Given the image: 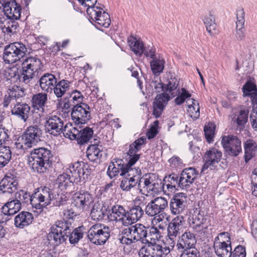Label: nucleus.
I'll use <instances>...</instances> for the list:
<instances>
[{"label":"nucleus","instance_id":"nucleus-1","mask_svg":"<svg viewBox=\"0 0 257 257\" xmlns=\"http://www.w3.org/2000/svg\"><path fill=\"white\" fill-rule=\"evenodd\" d=\"M146 139L141 137L134 141L129 146V150L127 152L128 156V162L126 163V170L124 171V175L129 178H132L139 182L141 180L142 174L141 169L138 167H133L137 161L140 158V154L138 152L141 150L142 147L146 143Z\"/></svg>","mask_w":257,"mask_h":257},{"label":"nucleus","instance_id":"nucleus-2","mask_svg":"<svg viewBox=\"0 0 257 257\" xmlns=\"http://www.w3.org/2000/svg\"><path fill=\"white\" fill-rule=\"evenodd\" d=\"M52 157L51 150L48 148L41 147L35 149L30 153L28 164L34 172L44 173L47 171Z\"/></svg>","mask_w":257,"mask_h":257},{"label":"nucleus","instance_id":"nucleus-3","mask_svg":"<svg viewBox=\"0 0 257 257\" xmlns=\"http://www.w3.org/2000/svg\"><path fill=\"white\" fill-rule=\"evenodd\" d=\"M43 134L41 124H35L28 126L22 136L21 142L16 144L17 149L25 151L37 145L41 141Z\"/></svg>","mask_w":257,"mask_h":257},{"label":"nucleus","instance_id":"nucleus-4","mask_svg":"<svg viewBox=\"0 0 257 257\" xmlns=\"http://www.w3.org/2000/svg\"><path fill=\"white\" fill-rule=\"evenodd\" d=\"M55 193L52 192L50 189L45 187L41 190V194L38 197L40 199L41 209L46 207L47 205L52 204L55 206L60 207L65 205L68 200L67 191H61Z\"/></svg>","mask_w":257,"mask_h":257},{"label":"nucleus","instance_id":"nucleus-5","mask_svg":"<svg viewBox=\"0 0 257 257\" xmlns=\"http://www.w3.org/2000/svg\"><path fill=\"white\" fill-rule=\"evenodd\" d=\"M70 222L68 220H58L55 222L51 228L48 235V240L54 245H58L67 239V233H69L71 228Z\"/></svg>","mask_w":257,"mask_h":257},{"label":"nucleus","instance_id":"nucleus-6","mask_svg":"<svg viewBox=\"0 0 257 257\" xmlns=\"http://www.w3.org/2000/svg\"><path fill=\"white\" fill-rule=\"evenodd\" d=\"M27 52L25 45L21 42H14L5 47L3 59L6 64H13L23 58Z\"/></svg>","mask_w":257,"mask_h":257},{"label":"nucleus","instance_id":"nucleus-7","mask_svg":"<svg viewBox=\"0 0 257 257\" xmlns=\"http://www.w3.org/2000/svg\"><path fill=\"white\" fill-rule=\"evenodd\" d=\"M43 66L41 60L37 57H30L26 58L22 64L21 81L26 84L28 83L36 73L38 75L39 71Z\"/></svg>","mask_w":257,"mask_h":257},{"label":"nucleus","instance_id":"nucleus-8","mask_svg":"<svg viewBox=\"0 0 257 257\" xmlns=\"http://www.w3.org/2000/svg\"><path fill=\"white\" fill-rule=\"evenodd\" d=\"M138 188L142 194L157 193L162 188L161 180L155 174H146L141 178Z\"/></svg>","mask_w":257,"mask_h":257},{"label":"nucleus","instance_id":"nucleus-9","mask_svg":"<svg viewBox=\"0 0 257 257\" xmlns=\"http://www.w3.org/2000/svg\"><path fill=\"white\" fill-rule=\"evenodd\" d=\"M67 172V174L70 173L73 182L77 184L88 179L92 172V168L87 164L77 161L71 164Z\"/></svg>","mask_w":257,"mask_h":257},{"label":"nucleus","instance_id":"nucleus-10","mask_svg":"<svg viewBox=\"0 0 257 257\" xmlns=\"http://www.w3.org/2000/svg\"><path fill=\"white\" fill-rule=\"evenodd\" d=\"M87 236L92 243L97 245L103 244L110 237V229L104 224L97 223L88 230Z\"/></svg>","mask_w":257,"mask_h":257},{"label":"nucleus","instance_id":"nucleus-11","mask_svg":"<svg viewBox=\"0 0 257 257\" xmlns=\"http://www.w3.org/2000/svg\"><path fill=\"white\" fill-rule=\"evenodd\" d=\"M71 115L72 119L75 123H86L91 118L90 108L85 103L77 104L72 108Z\"/></svg>","mask_w":257,"mask_h":257},{"label":"nucleus","instance_id":"nucleus-12","mask_svg":"<svg viewBox=\"0 0 257 257\" xmlns=\"http://www.w3.org/2000/svg\"><path fill=\"white\" fill-rule=\"evenodd\" d=\"M221 144L225 152L230 156L236 157L242 151L241 141L236 136L223 137Z\"/></svg>","mask_w":257,"mask_h":257},{"label":"nucleus","instance_id":"nucleus-13","mask_svg":"<svg viewBox=\"0 0 257 257\" xmlns=\"http://www.w3.org/2000/svg\"><path fill=\"white\" fill-rule=\"evenodd\" d=\"M41 191L31 196V194L25 190H20L15 193L14 198L17 200L22 206L30 202L33 207L41 209L40 199L38 197L40 196Z\"/></svg>","mask_w":257,"mask_h":257},{"label":"nucleus","instance_id":"nucleus-14","mask_svg":"<svg viewBox=\"0 0 257 257\" xmlns=\"http://www.w3.org/2000/svg\"><path fill=\"white\" fill-rule=\"evenodd\" d=\"M86 12L97 26L107 28L110 25V19L109 15L100 7L87 8Z\"/></svg>","mask_w":257,"mask_h":257},{"label":"nucleus","instance_id":"nucleus-15","mask_svg":"<svg viewBox=\"0 0 257 257\" xmlns=\"http://www.w3.org/2000/svg\"><path fill=\"white\" fill-rule=\"evenodd\" d=\"M64 126L62 118L55 115L47 117L45 130L49 134L57 137L63 133Z\"/></svg>","mask_w":257,"mask_h":257},{"label":"nucleus","instance_id":"nucleus-16","mask_svg":"<svg viewBox=\"0 0 257 257\" xmlns=\"http://www.w3.org/2000/svg\"><path fill=\"white\" fill-rule=\"evenodd\" d=\"M93 202V197L91 194L87 191L81 190L74 194L72 204L80 211H83L88 208Z\"/></svg>","mask_w":257,"mask_h":257},{"label":"nucleus","instance_id":"nucleus-17","mask_svg":"<svg viewBox=\"0 0 257 257\" xmlns=\"http://www.w3.org/2000/svg\"><path fill=\"white\" fill-rule=\"evenodd\" d=\"M198 174V172L194 168L184 169L179 179V187L183 189H188L193 185Z\"/></svg>","mask_w":257,"mask_h":257},{"label":"nucleus","instance_id":"nucleus-18","mask_svg":"<svg viewBox=\"0 0 257 257\" xmlns=\"http://www.w3.org/2000/svg\"><path fill=\"white\" fill-rule=\"evenodd\" d=\"M206 222V218L198 215L192 218V221L190 223V227L200 237H207L209 234L208 231L209 223Z\"/></svg>","mask_w":257,"mask_h":257},{"label":"nucleus","instance_id":"nucleus-19","mask_svg":"<svg viewBox=\"0 0 257 257\" xmlns=\"http://www.w3.org/2000/svg\"><path fill=\"white\" fill-rule=\"evenodd\" d=\"M188 197L186 194L178 193L171 199L170 208L173 214H179L183 212L187 206Z\"/></svg>","mask_w":257,"mask_h":257},{"label":"nucleus","instance_id":"nucleus-20","mask_svg":"<svg viewBox=\"0 0 257 257\" xmlns=\"http://www.w3.org/2000/svg\"><path fill=\"white\" fill-rule=\"evenodd\" d=\"M221 158L222 153L215 148L207 151L203 157L204 164L202 167V171H204L208 168L210 170L214 169Z\"/></svg>","mask_w":257,"mask_h":257},{"label":"nucleus","instance_id":"nucleus-21","mask_svg":"<svg viewBox=\"0 0 257 257\" xmlns=\"http://www.w3.org/2000/svg\"><path fill=\"white\" fill-rule=\"evenodd\" d=\"M168 206V201L164 197H157L152 200L146 205L145 213L149 216L153 217L164 210Z\"/></svg>","mask_w":257,"mask_h":257},{"label":"nucleus","instance_id":"nucleus-22","mask_svg":"<svg viewBox=\"0 0 257 257\" xmlns=\"http://www.w3.org/2000/svg\"><path fill=\"white\" fill-rule=\"evenodd\" d=\"M196 239L194 233L187 230L179 237L176 247L178 251L196 248Z\"/></svg>","mask_w":257,"mask_h":257},{"label":"nucleus","instance_id":"nucleus-23","mask_svg":"<svg viewBox=\"0 0 257 257\" xmlns=\"http://www.w3.org/2000/svg\"><path fill=\"white\" fill-rule=\"evenodd\" d=\"M184 223V217L182 215L177 216L173 219L167 227V237L176 238L183 231Z\"/></svg>","mask_w":257,"mask_h":257},{"label":"nucleus","instance_id":"nucleus-24","mask_svg":"<svg viewBox=\"0 0 257 257\" xmlns=\"http://www.w3.org/2000/svg\"><path fill=\"white\" fill-rule=\"evenodd\" d=\"M12 114L15 116L19 119L23 120L24 122L27 121L29 119L31 107L30 106L23 102H17L14 106H11Z\"/></svg>","mask_w":257,"mask_h":257},{"label":"nucleus","instance_id":"nucleus-25","mask_svg":"<svg viewBox=\"0 0 257 257\" xmlns=\"http://www.w3.org/2000/svg\"><path fill=\"white\" fill-rule=\"evenodd\" d=\"M168 93L158 94L153 102V115L158 118L161 116L168 101L172 98Z\"/></svg>","mask_w":257,"mask_h":257},{"label":"nucleus","instance_id":"nucleus-26","mask_svg":"<svg viewBox=\"0 0 257 257\" xmlns=\"http://www.w3.org/2000/svg\"><path fill=\"white\" fill-rule=\"evenodd\" d=\"M126 163H125L122 159H114L109 165L107 174L110 178H112L120 174V176L124 175V171L126 170Z\"/></svg>","mask_w":257,"mask_h":257},{"label":"nucleus","instance_id":"nucleus-27","mask_svg":"<svg viewBox=\"0 0 257 257\" xmlns=\"http://www.w3.org/2000/svg\"><path fill=\"white\" fill-rule=\"evenodd\" d=\"M21 10V6L15 0L8 1L3 8L6 16L13 20H18L20 18Z\"/></svg>","mask_w":257,"mask_h":257},{"label":"nucleus","instance_id":"nucleus-28","mask_svg":"<svg viewBox=\"0 0 257 257\" xmlns=\"http://www.w3.org/2000/svg\"><path fill=\"white\" fill-rule=\"evenodd\" d=\"M57 78L51 73H46L39 79V83L41 90L44 92L52 93L56 85Z\"/></svg>","mask_w":257,"mask_h":257},{"label":"nucleus","instance_id":"nucleus-29","mask_svg":"<svg viewBox=\"0 0 257 257\" xmlns=\"http://www.w3.org/2000/svg\"><path fill=\"white\" fill-rule=\"evenodd\" d=\"M126 214L127 211L122 206L115 205L111 207L107 216L110 221L120 222L123 225L125 226L124 221H126Z\"/></svg>","mask_w":257,"mask_h":257},{"label":"nucleus","instance_id":"nucleus-30","mask_svg":"<svg viewBox=\"0 0 257 257\" xmlns=\"http://www.w3.org/2000/svg\"><path fill=\"white\" fill-rule=\"evenodd\" d=\"M18 186V183L17 180L11 176L6 175L0 182V191L3 194H12L17 190Z\"/></svg>","mask_w":257,"mask_h":257},{"label":"nucleus","instance_id":"nucleus-31","mask_svg":"<svg viewBox=\"0 0 257 257\" xmlns=\"http://www.w3.org/2000/svg\"><path fill=\"white\" fill-rule=\"evenodd\" d=\"M34 220L33 215L28 211L19 213L15 218V225L17 227L24 228L31 224Z\"/></svg>","mask_w":257,"mask_h":257},{"label":"nucleus","instance_id":"nucleus-32","mask_svg":"<svg viewBox=\"0 0 257 257\" xmlns=\"http://www.w3.org/2000/svg\"><path fill=\"white\" fill-rule=\"evenodd\" d=\"M47 97L46 92H41L34 95L32 99L34 107L43 113H46Z\"/></svg>","mask_w":257,"mask_h":257},{"label":"nucleus","instance_id":"nucleus-33","mask_svg":"<svg viewBox=\"0 0 257 257\" xmlns=\"http://www.w3.org/2000/svg\"><path fill=\"white\" fill-rule=\"evenodd\" d=\"M248 113L247 109L237 110L232 114V121L235 123L240 129H243L248 121Z\"/></svg>","mask_w":257,"mask_h":257},{"label":"nucleus","instance_id":"nucleus-34","mask_svg":"<svg viewBox=\"0 0 257 257\" xmlns=\"http://www.w3.org/2000/svg\"><path fill=\"white\" fill-rule=\"evenodd\" d=\"M144 214V210L140 206H136L131 208L127 211L126 221H124L125 226L131 225L137 222L143 216Z\"/></svg>","mask_w":257,"mask_h":257},{"label":"nucleus","instance_id":"nucleus-35","mask_svg":"<svg viewBox=\"0 0 257 257\" xmlns=\"http://www.w3.org/2000/svg\"><path fill=\"white\" fill-rule=\"evenodd\" d=\"M107 207L102 201L94 203L90 212L92 219L94 220H101L107 211Z\"/></svg>","mask_w":257,"mask_h":257},{"label":"nucleus","instance_id":"nucleus-36","mask_svg":"<svg viewBox=\"0 0 257 257\" xmlns=\"http://www.w3.org/2000/svg\"><path fill=\"white\" fill-rule=\"evenodd\" d=\"M135 233L134 237L136 241H141L142 243H145L149 241V239H147L148 230V228L143 224L140 223L132 225Z\"/></svg>","mask_w":257,"mask_h":257},{"label":"nucleus","instance_id":"nucleus-37","mask_svg":"<svg viewBox=\"0 0 257 257\" xmlns=\"http://www.w3.org/2000/svg\"><path fill=\"white\" fill-rule=\"evenodd\" d=\"M179 80L175 77L171 76L165 84V92L168 93L171 97H174L179 93L178 86Z\"/></svg>","mask_w":257,"mask_h":257},{"label":"nucleus","instance_id":"nucleus-38","mask_svg":"<svg viewBox=\"0 0 257 257\" xmlns=\"http://www.w3.org/2000/svg\"><path fill=\"white\" fill-rule=\"evenodd\" d=\"M74 183L70 177V175L63 173L59 175L55 181V184L61 191H66L68 188Z\"/></svg>","mask_w":257,"mask_h":257},{"label":"nucleus","instance_id":"nucleus-39","mask_svg":"<svg viewBox=\"0 0 257 257\" xmlns=\"http://www.w3.org/2000/svg\"><path fill=\"white\" fill-rule=\"evenodd\" d=\"M71 82L67 80L62 79L59 81L57 80L53 91L57 98H61L69 90Z\"/></svg>","mask_w":257,"mask_h":257},{"label":"nucleus","instance_id":"nucleus-40","mask_svg":"<svg viewBox=\"0 0 257 257\" xmlns=\"http://www.w3.org/2000/svg\"><path fill=\"white\" fill-rule=\"evenodd\" d=\"M213 247L215 253L218 257H231L232 248L231 244H223L214 242Z\"/></svg>","mask_w":257,"mask_h":257},{"label":"nucleus","instance_id":"nucleus-41","mask_svg":"<svg viewBox=\"0 0 257 257\" xmlns=\"http://www.w3.org/2000/svg\"><path fill=\"white\" fill-rule=\"evenodd\" d=\"M21 207L20 204L13 198L4 205L2 208V212L5 215H13L17 213Z\"/></svg>","mask_w":257,"mask_h":257},{"label":"nucleus","instance_id":"nucleus-42","mask_svg":"<svg viewBox=\"0 0 257 257\" xmlns=\"http://www.w3.org/2000/svg\"><path fill=\"white\" fill-rule=\"evenodd\" d=\"M244 160L247 163L254 156L257 145L253 140H248L244 144Z\"/></svg>","mask_w":257,"mask_h":257},{"label":"nucleus","instance_id":"nucleus-43","mask_svg":"<svg viewBox=\"0 0 257 257\" xmlns=\"http://www.w3.org/2000/svg\"><path fill=\"white\" fill-rule=\"evenodd\" d=\"M77 124L67 123L65 125L63 131V136L71 140H77V136L79 135V126H76Z\"/></svg>","mask_w":257,"mask_h":257},{"label":"nucleus","instance_id":"nucleus-44","mask_svg":"<svg viewBox=\"0 0 257 257\" xmlns=\"http://www.w3.org/2000/svg\"><path fill=\"white\" fill-rule=\"evenodd\" d=\"M12 159V151L8 146L0 145V169L4 168Z\"/></svg>","mask_w":257,"mask_h":257},{"label":"nucleus","instance_id":"nucleus-45","mask_svg":"<svg viewBox=\"0 0 257 257\" xmlns=\"http://www.w3.org/2000/svg\"><path fill=\"white\" fill-rule=\"evenodd\" d=\"M250 98L253 107L250 114V123L252 128L257 131V92L250 94Z\"/></svg>","mask_w":257,"mask_h":257},{"label":"nucleus","instance_id":"nucleus-46","mask_svg":"<svg viewBox=\"0 0 257 257\" xmlns=\"http://www.w3.org/2000/svg\"><path fill=\"white\" fill-rule=\"evenodd\" d=\"M79 135L77 136V141L78 144L83 145L87 143L92 138L93 131L92 128L86 127L83 128L79 126Z\"/></svg>","mask_w":257,"mask_h":257},{"label":"nucleus","instance_id":"nucleus-47","mask_svg":"<svg viewBox=\"0 0 257 257\" xmlns=\"http://www.w3.org/2000/svg\"><path fill=\"white\" fill-rule=\"evenodd\" d=\"M139 250V257H157L154 242L149 241Z\"/></svg>","mask_w":257,"mask_h":257},{"label":"nucleus","instance_id":"nucleus-48","mask_svg":"<svg viewBox=\"0 0 257 257\" xmlns=\"http://www.w3.org/2000/svg\"><path fill=\"white\" fill-rule=\"evenodd\" d=\"M121 235L122 236L119 240L122 244L129 245L137 241L134 237L135 233L132 226L124 229L122 231Z\"/></svg>","mask_w":257,"mask_h":257},{"label":"nucleus","instance_id":"nucleus-49","mask_svg":"<svg viewBox=\"0 0 257 257\" xmlns=\"http://www.w3.org/2000/svg\"><path fill=\"white\" fill-rule=\"evenodd\" d=\"M16 20L9 18L6 20L4 26L2 27L3 32L10 36L16 33V30L19 26L18 23Z\"/></svg>","mask_w":257,"mask_h":257},{"label":"nucleus","instance_id":"nucleus-50","mask_svg":"<svg viewBox=\"0 0 257 257\" xmlns=\"http://www.w3.org/2000/svg\"><path fill=\"white\" fill-rule=\"evenodd\" d=\"M186 103L190 116L194 119L198 118L200 115V107L198 101L194 99H188Z\"/></svg>","mask_w":257,"mask_h":257},{"label":"nucleus","instance_id":"nucleus-51","mask_svg":"<svg viewBox=\"0 0 257 257\" xmlns=\"http://www.w3.org/2000/svg\"><path fill=\"white\" fill-rule=\"evenodd\" d=\"M128 42L131 49L134 53L139 56H141L145 51L143 42L137 40L136 38H133L132 39L128 40Z\"/></svg>","mask_w":257,"mask_h":257},{"label":"nucleus","instance_id":"nucleus-52","mask_svg":"<svg viewBox=\"0 0 257 257\" xmlns=\"http://www.w3.org/2000/svg\"><path fill=\"white\" fill-rule=\"evenodd\" d=\"M69 226L71 229L70 233L66 234L67 238L69 237V241L71 244H75L83 237V233L80 227L73 229V227L72 226L70 222V226L69 225Z\"/></svg>","mask_w":257,"mask_h":257},{"label":"nucleus","instance_id":"nucleus-53","mask_svg":"<svg viewBox=\"0 0 257 257\" xmlns=\"http://www.w3.org/2000/svg\"><path fill=\"white\" fill-rule=\"evenodd\" d=\"M203 21L207 32L210 35L213 34V31H215L216 27L214 16L209 12L204 16Z\"/></svg>","mask_w":257,"mask_h":257},{"label":"nucleus","instance_id":"nucleus-54","mask_svg":"<svg viewBox=\"0 0 257 257\" xmlns=\"http://www.w3.org/2000/svg\"><path fill=\"white\" fill-rule=\"evenodd\" d=\"M216 125L213 123H208L204 127V135L207 142L209 143L214 141Z\"/></svg>","mask_w":257,"mask_h":257},{"label":"nucleus","instance_id":"nucleus-55","mask_svg":"<svg viewBox=\"0 0 257 257\" xmlns=\"http://www.w3.org/2000/svg\"><path fill=\"white\" fill-rule=\"evenodd\" d=\"M165 61L163 59L155 58L150 63L152 71L155 75H159L163 72Z\"/></svg>","mask_w":257,"mask_h":257},{"label":"nucleus","instance_id":"nucleus-56","mask_svg":"<svg viewBox=\"0 0 257 257\" xmlns=\"http://www.w3.org/2000/svg\"><path fill=\"white\" fill-rule=\"evenodd\" d=\"M139 182L132 178L125 176L121 181L120 187L124 191H129L131 188L138 185Z\"/></svg>","mask_w":257,"mask_h":257},{"label":"nucleus","instance_id":"nucleus-57","mask_svg":"<svg viewBox=\"0 0 257 257\" xmlns=\"http://www.w3.org/2000/svg\"><path fill=\"white\" fill-rule=\"evenodd\" d=\"M177 97L175 99V102L177 105L183 104L185 100L186 101L191 96V94L186 88L183 87L179 90V93L177 94Z\"/></svg>","mask_w":257,"mask_h":257},{"label":"nucleus","instance_id":"nucleus-58","mask_svg":"<svg viewBox=\"0 0 257 257\" xmlns=\"http://www.w3.org/2000/svg\"><path fill=\"white\" fill-rule=\"evenodd\" d=\"M8 92L16 101L18 99L23 97L25 95V89L16 85L9 89Z\"/></svg>","mask_w":257,"mask_h":257},{"label":"nucleus","instance_id":"nucleus-59","mask_svg":"<svg viewBox=\"0 0 257 257\" xmlns=\"http://www.w3.org/2000/svg\"><path fill=\"white\" fill-rule=\"evenodd\" d=\"M149 229L147 235V237L150 239L149 241L156 242V240H158L162 237L161 232L156 227L152 226Z\"/></svg>","mask_w":257,"mask_h":257},{"label":"nucleus","instance_id":"nucleus-60","mask_svg":"<svg viewBox=\"0 0 257 257\" xmlns=\"http://www.w3.org/2000/svg\"><path fill=\"white\" fill-rule=\"evenodd\" d=\"M214 242L223 244H231L230 234L228 232H222L214 238Z\"/></svg>","mask_w":257,"mask_h":257},{"label":"nucleus","instance_id":"nucleus-61","mask_svg":"<svg viewBox=\"0 0 257 257\" xmlns=\"http://www.w3.org/2000/svg\"><path fill=\"white\" fill-rule=\"evenodd\" d=\"M242 92L243 93V96H249L250 97V94L253 92H256V86L253 83L247 81L243 86Z\"/></svg>","mask_w":257,"mask_h":257},{"label":"nucleus","instance_id":"nucleus-62","mask_svg":"<svg viewBox=\"0 0 257 257\" xmlns=\"http://www.w3.org/2000/svg\"><path fill=\"white\" fill-rule=\"evenodd\" d=\"M154 245L157 257H162L163 254L167 255L171 250L168 246L163 247L156 242H154Z\"/></svg>","mask_w":257,"mask_h":257},{"label":"nucleus","instance_id":"nucleus-63","mask_svg":"<svg viewBox=\"0 0 257 257\" xmlns=\"http://www.w3.org/2000/svg\"><path fill=\"white\" fill-rule=\"evenodd\" d=\"M236 22L237 27H243L245 22V13L243 9H238L236 11Z\"/></svg>","mask_w":257,"mask_h":257},{"label":"nucleus","instance_id":"nucleus-64","mask_svg":"<svg viewBox=\"0 0 257 257\" xmlns=\"http://www.w3.org/2000/svg\"><path fill=\"white\" fill-rule=\"evenodd\" d=\"M181 252L180 257H199V252L196 248L179 250Z\"/></svg>","mask_w":257,"mask_h":257}]
</instances>
